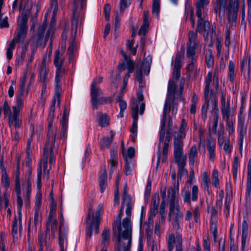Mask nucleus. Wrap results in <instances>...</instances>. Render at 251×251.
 Instances as JSON below:
<instances>
[{"label": "nucleus", "mask_w": 251, "mask_h": 251, "mask_svg": "<svg viewBox=\"0 0 251 251\" xmlns=\"http://www.w3.org/2000/svg\"><path fill=\"white\" fill-rule=\"evenodd\" d=\"M56 101L58 104H60L59 94L56 93L54 99L52 101L49 116V131L47 135V139L45 147L43 149V156L41 159L40 165L38 168L37 173V186L38 188L41 186L42 170L44 172V177L47 179L49 178V170H47L48 167V160L49 158L50 165L51 166L55 161L54 151L55 149L54 144L57 134V129L52 126L53 119L55 111V105Z\"/></svg>", "instance_id": "f257e3e1"}, {"label": "nucleus", "mask_w": 251, "mask_h": 251, "mask_svg": "<svg viewBox=\"0 0 251 251\" xmlns=\"http://www.w3.org/2000/svg\"><path fill=\"white\" fill-rule=\"evenodd\" d=\"M219 69L215 68L213 73L211 71L207 73V76L204 80V97L206 105L203 104L201 107V117L204 121L207 118V109L211 104L212 110L211 111L212 126L209 127V131L213 134L217 132V128L219 121V109L218 108V98L213 93L211 88V85L213 86L216 90L219 88Z\"/></svg>", "instance_id": "f03ea898"}, {"label": "nucleus", "mask_w": 251, "mask_h": 251, "mask_svg": "<svg viewBox=\"0 0 251 251\" xmlns=\"http://www.w3.org/2000/svg\"><path fill=\"white\" fill-rule=\"evenodd\" d=\"M185 79L181 78L178 92L176 90V82L174 80L170 81L168 83L167 98L163 108V117L160 123V130L159 131V143L158 145V158L157 164L161 159V143L163 141L165 134V126L167 114L171 111V115L176 116L177 111L178 100L179 101H185V98L182 96Z\"/></svg>", "instance_id": "7ed1b4c3"}, {"label": "nucleus", "mask_w": 251, "mask_h": 251, "mask_svg": "<svg viewBox=\"0 0 251 251\" xmlns=\"http://www.w3.org/2000/svg\"><path fill=\"white\" fill-rule=\"evenodd\" d=\"M209 0H196V14L198 18L197 31L204 32L207 34L210 30V24L204 19L207 15L206 7L209 4Z\"/></svg>", "instance_id": "20e7f679"}, {"label": "nucleus", "mask_w": 251, "mask_h": 251, "mask_svg": "<svg viewBox=\"0 0 251 251\" xmlns=\"http://www.w3.org/2000/svg\"><path fill=\"white\" fill-rule=\"evenodd\" d=\"M92 207L89 208V212L86 222V238L90 239L92 235L93 231L94 230L95 233L98 234L99 232V226L100 223V216L103 212V205L100 203L98 206L95 215H91V211Z\"/></svg>", "instance_id": "39448f33"}, {"label": "nucleus", "mask_w": 251, "mask_h": 251, "mask_svg": "<svg viewBox=\"0 0 251 251\" xmlns=\"http://www.w3.org/2000/svg\"><path fill=\"white\" fill-rule=\"evenodd\" d=\"M123 205H121L120 213L118 216V220L115 221L113 226V230L114 233L118 232V245L123 246L128 244L130 241V245L132 241V226H131L130 233L126 231V228L123 226L121 223V219L124 212Z\"/></svg>", "instance_id": "423d86ee"}, {"label": "nucleus", "mask_w": 251, "mask_h": 251, "mask_svg": "<svg viewBox=\"0 0 251 251\" xmlns=\"http://www.w3.org/2000/svg\"><path fill=\"white\" fill-rule=\"evenodd\" d=\"M168 220L171 222L173 229L177 231L181 228L180 223L183 218L181 208L179 204L169 205Z\"/></svg>", "instance_id": "0eeeda50"}, {"label": "nucleus", "mask_w": 251, "mask_h": 251, "mask_svg": "<svg viewBox=\"0 0 251 251\" xmlns=\"http://www.w3.org/2000/svg\"><path fill=\"white\" fill-rule=\"evenodd\" d=\"M168 251H183L182 234L176 233L175 235L173 232L168 233L166 237Z\"/></svg>", "instance_id": "6e6552de"}, {"label": "nucleus", "mask_w": 251, "mask_h": 251, "mask_svg": "<svg viewBox=\"0 0 251 251\" xmlns=\"http://www.w3.org/2000/svg\"><path fill=\"white\" fill-rule=\"evenodd\" d=\"M28 18L24 15L18 24L11 41L15 43H23L26 37L28 30Z\"/></svg>", "instance_id": "1a4fd4ad"}, {"label": "nucleus", "mask_w": 251, "mask_h": 251, "mask_svg": "<svg viewBox=\"0 0 251 251\" xmlns=\"http://www.w3.org/2000/svg\"><path fill=\"white\" fill-rule=\"evenodd\" d=\"M122 205L126 206V217L123 220L122 225L124 227L126 228V231L130 233L131 228V221L130 219L131 210L133 206V203L131 197L126 194V191L125 190L124 196L123 197V201Z\"/></svg>", "instance_id": "9d476101"}, {"label": "nucleus", "mask_w": 251, "mask_h": 251, "mask_svg": "<svg viewBox=\"0 0 251 251\" xmlns=\"http://www.w3.org/2000/svg\"><path fill=\"white\" fill-rule=\"evenodd\" d=\"M226 94L222 92L221 101V113L222 118L226 121H231L230 118L234 115L235 110L230 107V99H226Z\"/></svg>", "instance_id": "9b49d317"}, {"label": "nucleus", "mask_w": 251, "mask_h": 251, "mask_svg": "<svg viewBox=\"0 0 251 251\" xmlns=\"http://www.w3.org/2000/svg\"><path fill=\"white\" fill-rule=\"evenodd\" d=\"M181 194L184 204L190 205L192 201L195 202L198 200L199 187L196 185H193L190 191L184 187L181 190Z\"/></svg>", "instance_id": "f8f14e48"}, {"label": "nucleus", "mask_w": 251, "mask_h": 251, "mask_svg": "<svg viewBox=\"0 0 251 251\" xmlns=\"http://www.w3.org/2000/svg\"><path fill=\"white\" fill-rule=\"evenodd\" d=\"M179 183L177 181L173 186H170L168 189V197L170 199L169 205L179 204Z\"/></svg>", "instance_id": "ddd939ff"}, {"label": "nucleus", "mask_w": 251, "mask_h": 251, "mask_svg": "<svg viewBox=\"0 0 251 251\" xmlns=\"http://www.w3.org/2000/svg\"><path fill=\"white\" fill-rule=\"evenodd\" d=\"M37 241L39 249L43 250L44 247H46L47 249L49 248L50 244V233L49 225L45 233L42 231L39 232Z\"/></svg>", "instance_id": "4468645a"}, {"label": "nucleus", "mask_w": 251, "mask_h": 251, "mask_svg": "<svg viewBox=\"0 0 251 251\" xmlns=\"http://www.w3.org/2000/svg\"><path fill=\"white\" fill-rule=\"evenodd\" d=\"M206 147L208 151L209 159L211 162L213 163L216 156V141L210 135L206 140Z\"/></svg>", "instance_id": "2eb2a0df"}, {"label": "nucleus", "mask_w": 251, "mask_h": 251, "mask_svg": "<svg viewBox=\"0 0 251 251\" xmlns=\"http://www.w3.org/2000/svg\"><path fill=\"white\" fill-rule=\"evenodd\" d=\"M197 34L193 31H191L188 33L189 42L187 44L186 53L188 55H191L194 53H196L195 50L197 47Z\"/></svg>", "instance_id": "dca6fc26"}, {"label": "nucleus", "mask_w": 251, "mask_h": 251, "mask_svg": "<svg viewBox=\"0 0 251 251\" xmlns=\"http://www.w3.org/2000/svg\"><path fill=\"white\" fill-rule=\"evenodd\" d=\"M131 111L133 121L130 131L132 134L137 136V123L138 120V105L137 104V102L133 103L131 107Z\"/></svg>", "instance_id": "f3484780"}, {"label": "nucleus", "mask_w": 251, "mask_h": 251, "mask_svg": "<svg viewBox=\"0 0 251 251\" xmlns=\"http://www.w3.org/2000/svg\"><path fill=\"white\" fill-rule=\"evenodd\" d=\"M90 94L92 106L94 108L97 109L98 104V97L103 95V92L100 88L97 87V86H94L93 84H91V86Z\"/></svg>", "instance_id": "a211bd4d"}, {"label": "nucleus", "mask_w": 251, "mask_h": 251, "mask_svg": "<svg viewBox=\"0 0 251 251\" xmlns=\"http://www.w3.org/2000/svg\"><path fill=\"white\" fill-rule=\"evenodd\" d=\"M65 57L63 53H61L59 50H56L54 53L53 63L56 69L65 70L62 68L64 64Z\"/></svg>", "instance_id": "6ab92c4d"}, {"label": "nucleus", "mask_w": 251, "mask_h": 251, "mask_svg": "<svg viewBox=\"0 0 251 251\" xmlns=\"http://www.w3.org/2000/svg\"><path fill=\"white\" fill-rule=\"evenodd\" d=\"M220 8H225L228 7L229 9H233L236 11H238L239 8V0H218Z\"/></svg>", "instance_id": "aec40b11"}, {"label": "nucleus", "mask_w": 251, "mask_h": 251, "mask_svg": "<svg viewBox=\"0 0 251 251\" xmlns=\"http://www.w3.org/2000/svg\"><path fill=\"white\" fill-rule=\"evenodd\" d=\"M183 139L178 137H174V155L183 154Z\"/></svg>", "instance_id": "412c9836"}, {"label": "nucleus", "mask_w": 251, "mask_h": 251, "mask_svg": "<svg viewBox=\"0 0 251 251\" xmlns=\"http://www.w3.org/2000/svg\"><path fill=\"white\" fill-rule=\"evenodd\" d=\"M20 113L18 112L17 110L13 111L12 115L8 117L9 126H14L15 128H19L21 126V122L19 119Z\"/></svg>", "instance_id": "4be33fe9"}, {"label": "nucleus", "mask_w": 251, "mask_h": 251, "mask_svg": "<svg viewBox=\"0 0 251 251\" xmlns=\"http://www.w3.org/2000/svg\"><path fill=\"white\" fill-rule=\"evenodd\" d=\"M67 232L66 230H62V228H60L58 244L60 248V251H67Z\"/></svg>", "instance_id": "5701e85b"}, {"label": "nucleus", "mask_w": 251, "mask_h": 251, "mask_svg": "<svg viewBox=\"0 0 251 251\" xmlns=\"http://www.w3.org/2000/svg\"><path fill=\"white\" fill-rule=\"evenodd\" d=\"M99 184L100 192L103 193L107 185V173L105 166L101 167L100 172Z\"/></svg>", "instance_id": "b1692460"}, {"label": "nucleus", "mask_w": 251, "mask_h": 251, "mask_svg": "<svg viewBox=\"0 0 251 251\" xmlns=\"http://www.w3.org/2000/svg\"><path fill=\"white\" fill-rule=\"evenodd\" d=\"M144 96L142 94L138 93L137 94V100L134 99L132 100L131 108L132 107L133 103L137 102L138 105V112L140 115H142L144 114L145 109V103L144 102Z\"/></svg>", "instance_id": "393cba45"}, {"label": "nucleus", "mask_w": 251, "mask_h": 251, "mask_svg": "<svg viewBox=\"0 0 251 251\" xmlns=\"http://www.w3.org/2000/svg\"><path fill=\"white\" fill-rule=\"evenodd\" d=\"M176 162L177 163L179 170H181L185 173H187V171L184 169L186 165V157L183 155V154L174 155Z\"/></svg>", "instance_id": "a878e982"}, {"label": "nucleus", "mask_w": 251, "mask_h": 251, "mask_svg": "<svg viewBox=\"0 0 251 251\" xmlns=\"http://www.w3.org/2000/svg\"><path fill=\"white\" fill-rule=\"evenodd\" d=\"M167 187L166 185L162 186L160 188V195L162 198V202L160 204V214L162 217L164 216L165 212L166 200L167 199L166 195Z\"/></svg>", "instance_id": "bb28decb"}, {"label": "nucleus", "mask_w": 251, "mask_h": 251, "mask_svg": "<svg viewBox=\"0 0 251 251\" xmlns=\"http://www.w3.org/2000/svg\"><path fill=\"white\" fill-rule=\"evenodd\" d=\"M46 59L44 58L42 63L39 72V80L41 82H47L48 71L46 64Z\"/></svg>", "instance_id": "cd10ccee"}, {"label": "nucleus", "mask_w": 251, "mask_h": 251, "mask_svg": "<svg viewBox=\"0 0 251 251\" xmlns=\"http://www.w3.org/2000/svg\"><path fill=\"white\" fill-rule=\"evenodd\" d=\"M110 118L105 113H99L98 114V121L100 126L104 127L109 125Z\"/></svg>", "instance_id": "c85d7f7f"}, {"label": "nucleus", "mask_w": 251, "mask_h": 251, "mask_svg": "<svg viewBox=\"0 0 251 251\" xmlns=\"http://www.w3.org/2000/svg\"><path fill=\"white\" fill-rule=\"evenodd\" d=\"M188 156L189 164L193 167L195 165L196 158L198 156V149L195 145H193L190 148Z\"/></svg>", "instance_id": "c756f323"}, {"label": "nucleus", "mask_w": 251, "mask_h": 251, "mask_svg": "<svg viewBox=\"0 0 251 251\" xmlns=\"http://www.w3.org/2000/svg\"><path fill=\"white\" fill-rule=\"evenodd\" d=\"M23 205V200L21 196H17V212L18 215V220L19 224V230L21 231L22 229V208Z\"/></svg>", "instance_id": "7c9ffc66"}, {"label": "nucleus", "mask_w": 251, "mask_h": 251, "mask_svg": "<svg viewBox=\"0 0 251 251\" xmlns=\"http://www.w3.org/2000/svg\"><path fill=\"white\" fill-rule=\"evenodd\" d=\"M47 27L46 21L45 20L44 22L39 26L38 28L37 33L36 35L37 37V44L40 45V41L43 39L45 31Z\"/></svg>", "instance_id": "2f4dec72"}, {"label": "nucleus", "mask_w": 251, "mask_h": 251, "mask_svg": "<svg viewBox=\"0 0 251 251\" xmlns=\"http://www.w3.org/2000/svg\"><path fill=\"white\" fill-rule=\"evenodd\" d=\"M247 126V123L245 122V119H238L237 131L239 134L246 135Z\"/></svg>", "instance_id": "473e14b6"}, {"label": "nucleus", "mask_w": 251, "mask_h": 251, "mask_svg": "<svg viewBox=\"0 0 251 251\" xmlns=\"http://www.w3.org/2000/svg\"><path fill=\"white\" fill-rule=\"evenodd\" d=\"M235 65L233 61L230 60L229 62L227 76L230 82H233L236 78L235 72Z\"/></svg>", "instance_id": "72a5a7b5"}, {"label": "nucleus", "mask_w": 251, "mask_h": 251, "mask_svg": "<svg viewBox=\"0 0 251 251\" xmlns=\"http://www.w3.org/2000/svg\"><path fill=\"white\" fill-rule=\"evenodd\" d=\"M110 240V230L108 227H105L101 233V246L104 248L109 243Z\"/></svg>", "instance_id": "f704fd0d"}, {"label": "nucleus", "mask_w": 251, "mask_h": 251, "mask_svg": "<svg viewBox=\"0 0 251 251\" xmlns=\"http://www.w3.org/2000/svg\"><path fill=\"white\" fill-rule=\"evenodd\" d=\"M251 58L250 55L245 56L243 58L241 61V71L242 72L243 71L245 64L246 63L248 65V71H247V75L248 77H250L251 72Z\"/></svg>", "instance_id": "c9c22d12"}, {"label": "nucleus", "mask_w": 251, "mask_h": 251, "mask_svg": "<svg viewBox=\"0 0 251 251\" xmlns=\"http://www.w3.org/2000/svg\"><path fill=\"white\" fill-rule=\"evenodd\" d=\"M110 137H104L102 139L100 143V147L101 148H108L109 147L111 143L113 140V137L115 134L112 131L110 132Z\"/></svg>", "instance_id": "e433bc0d"}, {"label": "nucleus", "mask_w": 251, "mask_h": 251, "mask_svg": "<svg viewBox=\"0 0 251 251\" xmlns=\"http://www.w3.org/2000/svg\"><path fill=\"white\" fill-rule=\"evenodd\" d=\"M186 55L188 58L191 59V61L189 60L187 64V70L188 72L191 73L195 68V63L196 61V56L195 55V53H194L193 54H192L191 55H188L187 53H186Z\"/></svg>", "instance_id": "4c0bfd02"}, {"label": "nucleus", "mask_w": 251, "mask_h": 251, "mask_svg": "<svg viewBox=\"0 0 251 251\" xmlns=\"http://www.w3.org/2000/svg\"><path fill=\"white\" fill-rule=\"evenodd\" d=\"M187 127V122L184 119H182L179 129V135L177 137H180L181 138H185Z\"/></svg>", "instance_id": "58836bf2"}, {"label": "nucleus", "mask_w": 251, "mask_h": 251, "mask_svg": "<svg viewBox=\"0 0 251 251\" xmlns=\"http://www.w3.org/2000/svg\"><path fill=\"white\" fill-rule=\"evenodd\" d=\"M188 15L190 16V20L192 26L194 27L195 25V21L194 18V11L192 8L190 6L186 5L185 16L187 19Z\"/></svg>", "instance_id": "ea45409f"}, {"label": "nucleus", "mask_w": 251, "mask_h": 251, "mask_svg": "<svg viewBox=\"0 0 251 251\" xmlns=\"http://www.w3.org/2000/svg\"><path fill=\"white\" fill-rule=\"evenodd\" d=\"M1 183L6 190L10 187V182L7 172L1 173Z\"/></svg>", "instance_id": "a19ab883"}, {"label": "nucleus", "mask_w": 251, "mask_h": 251, "mask_svg": "<svg viewBox=\"0 0 251 251\" xmlns=\"http://www.w3.org/2000/svg\"><path fill=\"white\" fill-rule=\"evenodd\" d=\"M65 70L56 69L55 77V83L56 86V90H59L61 87L60 83V78L62 76L63 74L64 73Z\"/></svg>", "instance_id": "79ce46f5"}, {"label": "nucleus", "mask_w": 251, "mask_h": 251, "mask_svg": "<svg viewBox=\"0 0 251 251\" xmlns=\"http://www.w3.org/2000/svg\"><path fill=\"white\" fill-rule=\"evenodd\" d=\"M23 95H21V93L17 97L16 100V105L12 106L13 111H15V110L18 111V112L20 113L21 109L23 107Z\"/></svg>", "instance_id": "37998d69"}, {"label": "nucleus", "mask_w": 251, "mask_h": 251, "mask_svg": "<svg viewBox=\"0 0 251 251\" xmlns=\"http://www.w3.org/2000/svg\"><path fill=\"white\" fill-rule=\"evenodd\" d=\"M212 183L214 187L218 188L219 186V171L217 169H214L212 172Z\"/></svg>", "instance_id": "c03bdc74"}, {"label": "nucleus", "mask_w": 251, "mask_h": 251, "mask_svg": "<svg viewBox=\"0 0 251 251\" xmlns=\"http://www.w3.org/2000/svg\"><path fill=\"white\" fill-rule=\"evenodd\" d=\"M201 179L204 184V187L207 191L209 190V185L211 183V181L208 173L204 172L201 174Z\"/></svg>", "instance_id": "a18cd8bd"}, {"label": "nucleus", "mask_w": 251, "mask_h": 251, "mask_svg": "<svg viewBox=\"0 0 251 251\" xmlns=\"http://www.w3.org/2000/svg\"><path fill=\"white\" fill-rule=\"evenodd\" d=\"M117 153L113 151L111 152V156L110 160V164L111 166V169L110 171V176H111L113 173L112 168H115L117 165Z\"/></svg>", "instance_id": "49530a36"}, {"label": "nucleus", "mask_w": 251, "mask_h": 251, "mask_svg": "<svg viewBox=\"0 0 251 251\" xmlns=\"http://www.w3.org/2000/svg\"><path fill=\"white\" fill-rule=\"evenodd\" d=\"M160 0H153L152 6V12L157 17H159L160 11Z\"/></svg>", "instance_id": "de8ad7c7"}, {"label": "nucleus", "mask_w": 251, "mask_h": 251, "mask_svg": "<svg viewBox=\"0 0 251 251\" xmlns=\"http://www.w3.org/2000/svg\"><path fill=\"white\" fill-rule=\"evenodd\" d=\"M181 55L180 53L178 52L176 55L175 60L174 69L180 70L182 67L181 64Z\"/></svg>", "instance_id": "09e8293b"}, {"label": "nucleus", "mask_w": 251, "mask_h": 251, "mask_svg": "<svg viewBox=\"0 0 251 251\" xmlns=\"http://www.w3.org/2000/svg\"><path fill=\"white\" fill-rule=\"evenodd\" d=\"M15 44L13 41H11L9 45V47L7 48L6 50V57L7 58L10 60L12 57L13 50L15 48Z\"/></svg>", "instance_id": "8fccbe9b"}, {"label": "nucleus", "mask_w": 251, "mask_h": 251, "mask_svg": "<svg viewBox=\"0 0 251 251\" xmlns=\"http://www.w3.org/2000/svg\"><path fill=\"white\" fill-rule=\"evenodd\" d=\"M54 24H55V21H54V20L52 18V19H51V21L50 27L48 30L47 32V33H46V37H45V46L46 45V44L47 43V42L48 40V39L53 34V27L52 26L54 25Z\"/></svg>", "instance_id": "3c124183"}, {"label": "nucleus", "mask_w": 251, "mask_h": 251, "mask_svg": "<svg viewBox=\"0 0 251 251\" xmlns=\"http://www.w3.org/2000/svg\"><path fill=\"white\" fill-rule=\"evenodd\" d=\"M27 74H25L22 77L20 78V89L21 95H24L25 83L26 80Z\"/></svg>", "instance_id": "603ef678"}, {"label": "nucleus", "mask_w": 251, "mask_h": 251, "mask_svg": "<svg viewBox=\"0 0 251 251\" xmlns=\"http://www.w3.org/2000/svg\"><path fill=\"white\" fill-rule=\"evenodd\" d=\"M205 62L208 68H211L213 67L214 64V58L211 52H209V54H207L205 55Z\"/></svg>", "instance_id": "864d4df0"}, {"label": "nucleus", "mask_w": 251, "mask_h": 251, "mask_svg": "<svg viewBox=\"0 0 251 251\" xmlns=\"http://www.w3.org/2000/svg\"><path fill=\"white\" fill-rule=\"evenodd\" d=\"M226 122L229 136H231L233 134L235 131V128L234 127V123L232 120L226 121Z\"/></svg>", "instance_id": "5fc2aeb1"}, {"label": "nucleus", "mask_w": 251, "mask_h": 251, "mask_svg": "<svg viewBox=\"0 0 251 251\" xmlns=\"http://www.w3.org/2000/svg\"><path fill=\"white\" fill-rule=\"evenodd\" d=\"M132 0H120V10L123 11L126 8L128 7L131 4Z\"/></svg>", "instance_id": "6e6d98bb"}, {"label": "nucleus", "mask_w": 251, "mask_h": 251, "mask_svg": "<svg viewBox=\"0 0 251 251\" xmlns=\"http://www.w3.org/2000/svg\"><path fill=\"white\" fill-rule=\"evenodd\" d=\"M42 203V194L41 193H38L37 194L35 199V209H40V207L41 206Z\"/></svg>", "instance_id": "4d7b16f0"}, {"label": "nucleus", "mask_w": 251, "mask_h": 251, "mask_svg": "<svg viewBox=\"0 0 251 251\" xmlns=\"http://www.w3.org/2000/svg\"><path fill=\"white\" fill-rule=\"evenodd\" d=\"M131 246L129 241L128 242V244L126 245L117 246L115 249V251H130Z\"/></svg>", "instance_id": "13d9d810"}, {"label": "nucleus", "mask_w": 251, "mask_h": 251, "mask_svg": "<svg viewBox=\"0 0 251 251\" xmlns=\"http://www.w3.org/2000/svg\"><path fill=\"white\" fill-rule=\"evenodd\" d=\"M203 247L204 251H210V242L208 236L203 239Z\"/></svg>", "instance_id": "bf43d9fd"}, {"label": "nucleus", "mask_w": 251, "mask_h": 251, "mask_svg": "<svg viewBox=\"0 0 251 251\" xmlns=\"http://www.w3.org/2000/svg\"><path fill=\"white\" fill-rule=\"evenodd\" d=\"M49 224V227L51 230H55L56 228L57 222L55 220L49 219L47 223V227Z\"/></svg>", "instance_id": "052dcab7"}, {"label": "nucleus", "mask_w": 251, "mask_h": 251, "mask_svg": "<svg viewBox=\"0 0 251 251\" xmlns=\"http://www.w3.org/2000/svg\"><path fill=\"white\" fill-rule=\"evenodd\" d=\"M18 230V220L16 217H15L12 222V234L13 236H15L17 234Z\"/></svg>", "instance_id": "680f3d73"}, {"label": "nucleus", "mask_w": 251, "mask_h": 251, "mask_svg": "<svg viewBox=\"0 0 251 251\" xmlns=\"http://www.w3.org/2000/svg\"><path fill=\"white\" fill-rule=\"evenodd\" d=\"M3 106L4 114L5 116L9 117L10 115H12V113H11L10 107L6 101H5L4 102Z\"/></svg>", "instance_id": "e2e57ef3"}, {"label": "nucleus", "mask_w": 251, "mask_h": 251, "mask_svg": "<svg viewBox=\"0 0 251 251\" xmlns=\"http://www.w3.org/2000/svg\"><path fill=\"white\" fill-rule=\"evenodd\" d=\"M232 147L230 145V141L229 139H227L225 141L224 150L226 153L230 154L232 151Z\"/></svg>", "instance_id": "0e129e2a"}, {"label": "nucleus", "mask_w": 251, "mask_h": 251, "mask_svg": "<svg viewBox=\"0 0 251 251\" xmlns=\"http://www.w3.org/2000/svg\"><path fill=\"white\" fill-rule=\"evenodd\" d=\"M149 25L143 24L138 31L140 36H145L147 32Z\"/></svg>", "instance_id": "69168bd1"}, {"label": "nucleus", "mask_w": 251, "mask_h": 251, "mask_svg": "<svg viewBox=\"0 0 251 251\" xmlns=\"http://www.w3.org/2000/svg\"><path fill=\"white\" fill-rule=\"evenodd\" d=\"M34 222L35 226L39 225L41 222V219L39 218V209H35Z\"/></svg>", "instance_id": "338daca9"}, {"label": "nucleus", "mask_w": 251, "mask_h": 251, "mask_svg": "<svg viewBox=\"0 0 251 251\" xmlns=\"http://www.w3.org/2000/svg\"><path fill=\"white\" fill-rule=\"evenodd\" d=\"M216 45L217 50V56H220L222 51V40L220 38H217L216 39Z\"/></svg>", "instance_id": "774afa93"}]
</instances>
